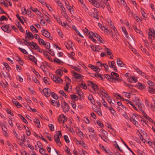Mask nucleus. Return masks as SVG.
Returning <instances> with one entry per match:
<instances>
[{"mask_svg":"<svg viewBox=\"0 0 155 155\" xmlns=\"http://www.w3.org/2000/svg\"><path fill=\"white\" fill-rule=\"evenodd\" d=\"M61 137L62 134L61 131H57L55 134L54 136V140L55 142L59 147H61L62 145L61 143L60 139Z\"/></svg>","mask_w":155,"mask_h":155,"instance_id":"f257e3e1","label":"nucleus"},{"mask_svg":"<svg viewBox=\"0 0 155 155\" xmlns=\"http://www.w3.org/2000/svg\"><path fill=\"white\" fill-rule=\"evenodd\" d=\"M58 122L60 123H64L67 121V117L62 114L58 117Z\"/></svg>","mask_w":155,"mask_h":155,"instance_id":"f03ea898","label":"nucleus"},{"mask_svg":"<svg viewBox=\"0 0 155 155\" xmlns=\"http://www.w3.org/2000/svg\"><path fill=\"white\" fill-rule=\"evenodd\" d=\"M50 76L51 79L56 83H62L63 80L60 78L57 77L53 74H51Z\"/></svg>","mask_w":155,"mask_h":155,"instance_id":"7ed1b4c3","label":"nucleus"},{"mask_svg":"<svg viewBox=\"0 0 155 155\" xmlns=\"http://www.w3.org/2000/svg\"><path fill=\"white\" fill-rule=\"evenodd\" d=\"M61 107L63 111L65 113L68 111L69 110L70 107L69 105L64 101L61 102Z\"/></svg>","mask_w":155,"mask_h":155,"instance_id":"20e7f679","label":"nucleus"},{"mask_svg":"<svg viewBox=\"0 0 155 155\" xmlns=\"http://www.w3.org/2000/svg\"><path fill=\"white\" fill-rule=\"evenodd\" d=\"M83 75L76 73H74L73 74V78L75 79L77 81H79L82 79L83 78Z\"/></svg>","mask_w":155,"mask_h":155,"instance_id":"39448f33","label":"nucleus"},{"mask_svg":"<svg viewBox=\"0 0 155 155\" xmlns=\"http://www.w3.org/2000/svg\"><path fill=\"white\" fill-rule=\"evenodd\" d=\"M89 85L90 86L94 91H97L99 89L98 86L95 84L92 81H89Z\"/></svg>","mask_w":155,"mask_h":155,"instance_id":"423d86ee","label":"nucleus"},{"mask_svg":"<svg viewBox=\"0 0 155 155\" xmlns=\"http://www.w3.org/2000/svg\"><path fill=\"white\" fill-rule=\"evenodd\" d=\"M60 7L61 9V13L63 16L67 19L69 18V17L68 16L67 14L65 12V9L63 6H60Z\"/></svg>","mask_w":155,"mask_h":155,"instance_id":"0eeeda50","label":"nucleus"},{"mask_svg":"<svg viewBox=\"0 0 155 155\" xmlns=\"http://www.w3.org/2000/svg\"><path fill=\"white\" fill-rule=\"evenodd\" d=\"M1 28L4 31L7 33H10L11 31V29L9 26V25H5L1 27Z\"/></svg>","mask_w":155,"mask_h":155,"instance_id":"6e6552de","label":"nucleus"},{"mask_svg":"<svg viewBox=\"0 0 155 155\" xmlns=\"http://www.w3.org/2000/svg\"><path fill=\"white\" fill-rule=\"evenodd\" d=\"M43 92L44 94V95L46 97H49L51 93V92L50 89L48 88H45L43 90Z\"/></svg>","mask_w":155,"mask_h":155,"instance_id":"1a4fd4ad","label":"nucleus"},{"mask_svg":"<svg viewBox=\"0 0 155 155\" xmlns=\"http://www.w3.org/2000/svg\"><path fill=\"white\" fill-rule=\"evenodd\" d=\"M108 64L110 68H113L115 71L117 72V68L115 66L116 64L114 61H109Z\"/></svg>","mask_w":155,"mask_h":155,"instance_id":"9d476101","label":"nucleus"},{"mask_svg":"<svg viewBox=\"0 0 155 155\" xmlns=\"http://www.w3.org/2000/svg\"><path fill=\"white\" fill-rule=\"evenodd\" d=\"M42 35L47 38H48L50 36V33L46 29H43L41 31Z\"/></svg>","mask_w":155,"mask_h":155,"instance_id":"9b49d317","label":"nucleus"},{"mask_svg":"<svg viewBox=\"0 0 155 155\" xmlns=\"http://www.w3.org/2000/svg\"><path fill=\"white\" fill-rule=\"evenodd\" d=\"M99 92L101 93L102 94H105V96L106 97V98L109 97V95L108 94L107 92L104 90L103 87H100L99 89Z\"/></svg>","mask_w":155,"mask_h":155,"instance_id":"f8f14e48","label":"nucleus"},{"mask_svg":"<svg viewBox=\"0 0 155 155\" xmlns=\"http://www.w3.org/2000/svg\"><path fill=\"white\" fill-rule=\"evenodd\" d=\"M117 64L118 66L121 67H123L125 66V65L122 62L119 58L117 59Z\"/></svg>","mask_w":155,"mask_h":155,"instance_id":"ddd939ff","label":"nucleus"},{"mask_svg":"<svg viewBox=\"0 0 155 155\" xmlns=\"http://www.w3.org/2000/svg\"><path fill=\"white\" fill-rule=\"evenodd\" d=\"M16 25L19 30L22 32L24 33L25 31L24 30L22 27L21 25L19 22H17L16 23Z\"/></svg>","mask_w":155,"mask_h":155,"instance_id":"4468645a","label":"nucleus"},{"mask_svg":"<svg viewBox=\"0 0 155 155\" xmlns=\"http://www.w3.org/2000/svg\"><path fill=\"white\" fill-rule=\"evenodd\" d=\"M137 87L140 89H143L146 87V86L144 84L140 83H137Z\"/></svg>","mask_w":155,"mask_h":155,"instance_id":"2eb2a0df","label":"nucleus"},{"mask_svg":"<svg viewBox=\"0 0 155 155\" xmlns=\"http://www.w3.org/2000/svg\"><path fill=\"white\" fill-rule=\"evenodd\" d=\"M51 61L60 64H61V63H63L62 61L61 60L56 58H54V59L53 61Z\"/></svg>","mask_w":155,"mask_h":155,"instance_id":"dca6fc26","label":"nucleus"},{"mask_svg":"<svg viewBox=\"0 0 155 155\" xmlns=\"http://www.w3.org/2000/svg\"><path fill=\"white\" fill-rule=\"evenodd\" d=\"M51 103L52 105L57 107H59L60 105L59 102L57 101L54 100H52L51 101Z\"/></svg>","mask_w":155,"mask_h":155,"instance_id":"f3484780","label":"nucleus"},{"mask_svg":"<svg viewBox=\"0 0 155 155\" xmlns=\"http://www.w3.org/2000/svg\"><path fill=\"white\" fill-rule=\"evenodd\" d=\"M78 85L80 87H81L84 90L86 89L87 88V86L84 83L82 82L78 84Z\"/></svg>","mask_w":155,"mask_h":155,"instance_id":"a211bd4d","label":"nucleus"},{"mask_svg":"<svg viewBox=\"0 0 155 155\" xmlns=\"http://www.w3.org/2000/svg\"><path fill=\"white\" fill-rule=\"evenodd\" d=\"M12 102L16 106H17L18 107H20L22 106L21 104H20L15 99H14L12 100Z\"/></svg>","mask_w":155,"mask_h":155,"instance_id":"6ab92c4d","label":"nucleus"},{"mask_svg":"<svg viewBox=\"0 0 155 155\" xmlns=\"http://www.w3.org/2000/svg\"><path fill=\"white\" fill-rule=\"evenodd\" d=\"M27 38L28 39H30V38H31L32 39H33L34 38V36L31 32H29L28 34L25 36V38L27 39Z\"/></svg>","mask_w":155,"mask_h":155,"instance_id":"aec40b11","label":"nucleus"},{"mask_svg":"<svg viewBox=\"0 0 155 155\" xmlns=\"http://www.w3.org/2000/svg\"><path fill=\"white\" fill-rule=\"evenodd\" d=\"M70 85V83H67L64 87V90L65 91H71V87L69 88V86Z\"/></svg>","mask_w":155,"mask_h":155,"instance_id":"412c9836","label":"nucleus"},{"mask_svg":"<svg viewBox=\"0 0 155 155\" xmlns=\"http://www.w3.org/2000/svg\"><path fill=\"white\" fill-rule=\"evenodd\" d=\"M43 80L46 84L48 85H49V81L50 80V79L48 78L47 77H44V78L43 79Z\"/></svg>","mask_w":155,"mask_h":155,"instance_id":"4be33fe9","label":"nucleus"},{"mask_svg":"<svg viewBox=\"0 0 155 155\" xmlns=\"http://www.w3.org/2000/svg\"><path fill=\"white\" fill-rule=\"evenodd\" d=\"M31 45V48L32 49H34L35 50H36L38 48H39V46L35 42H33L32 45Z\"/></svg>","mask_w":155,"mask_h":155,"instance_id":"5701e85b","label":"nucleus"},{"mask_svg":"<svg viewBox=\"0 0 155 155\" xmlns=\"http://www.w3.org/2000/svg\"><path fill=\"white\" fill-rule=\"evenodd\" d=\"M76 90L77 91V93L79 96H81L82 95L83 93L80 87H76Z\"/></svg>","mask_w":155,"mask_h":155,"instance_id":"b1692460","label":"nucleus"},{"mask_svg":"<svg viewBox=\"0 0 155 155\" xmlns=\"http://www.w3.org/2000/svg\"><path fill=\"white\" fill-rule=\"evenodd\" d=\"M125 100L130 105H131L133 107V108H134L135 110L137 111L138 110L137 109V108L136 107L132 104V103L130 101L127 99H125Z\"/></svg>","mask_w":155,"mask_h":155,"instance_id":"393cba45","label":"nucleus"},{"mask_svg":"<svg viewBox=\"0 0 155 155\" xmlns=\"http://www.w3.org/2000/svg\"><path fill=\"white\" fill-rule=\"evenodd\" d=\"M88 99L91 104L94 105L95 104V101H94V100L93 99V98L92 96H89L88 97Z\"/></svg>","mask_w":155,"mask_h":155,"instance_id":"a878e982","label":"nucleus"},{"mask_svg":"<svg viewBox=\"0 0 155 155\" xmlns=\"http://www.w3.org/2000/svg\"><path fill=\"white\" fill-rule=\"evenodd\" d=\"M148 90L150 93L153 94L155 93V89L152 87H149Z\"/></svg>","mask_w":155,"mask_h":155,"instance_id":"bb28decb","label":"nucleus"},{"mask_svg":"<svg viewBox=\"0 0 155 155\" xmlns=\"http://www.w3.org/2000/svg\"><path fill=\"white\" fill-rule=\"evenodd\" d=\"M56 73L58 75H59L60 76H61L63 74V71L60 69L56 70Z\"/></svg>","mask_w":155,"mask_h":155,"instance_id":"cd10ccee","label":"nucleus"},{"mask_svg":"<svg viewBox=\"0 0 155 155\" xmlns=\"http://www.w3.org/2000/svg\"><path fill=\"white\" fill-rule=\"evenodd\" d=\"M28 58H29V60H31L33 61H35L36 60H37V59L35 56L31 55H28Z\"/></svg>","mask_w":155,"mask_h":155,"instance_id":"c85d7f7f","label":"nucleus"},{"mask_svg":"<svg viewBox=\"0 0 155 155\" xmlns=\"http://www.w3.org/2000/svg\"><path fill=\"white\" fill-rule=\"evenodd\" d=\"M100 29L102 31H104L105 34H108V32H109V31L104 26H102L101 28H100Z\"/></svg>","mask_w":155,"mask_h":155,"instance_id":"c756f323","label":"nucleus"},{"mask_svg":"<svg viewBox=\"0 0 155 155\" xmlns=\"http://www.w3.org/2000/svg\"><path fill=\"white\" fill-rule=\"evenodd\" d=\"M34 121L35 123L36 124V125L38 127H39V126H40V121L39 120L36 118L34 120Z\"/></svg>","mask_w":155,"mask_h":155,"instance_id":"7c9ffc66","label":"nucleus"},{"mask_svg":"<svg viewBox=\"0 0 155 155\" xmlns=\"http://www.w3.org/2000/svg\"><path fill=\"white\" fill-rule=\"evenodd\" d=\"M140 48L143 52L146 53L147 55H149V54L147 50L145 48H143L142 46H141Z\"/></svg>","mask_w":155,"mask_h":155,"instance_id":"2f4dec72","label":"nucleus"},{"mask_svg":"<svg viewBox=\"0 0 155 155\" xmlns=\"http://www.w3.org/2000/svg\"><path fill=\"white\" fill-rule=\"evenodd\" d=\"M94 76L97 78H100L101 80H103V79L102 77L101 76V74L99 73L95 74H93Z\"/></svg>","mask_w":155,"mask_h":155,"instance_id":"473e14b6","label":"nucleus"},{"mask_svg":"<svg viewBox=\"0 0 155 155\" xmlns=\"http://www.w3.org/2000/svg\"><path fill=\"white\" fill-rule=\"evenodd\" d=\"M92 3L93 5H94V6L97 8L99 7V4L98 3H97V2L95 0H94L93 1H92Z\"/></svg>","mask_w":155,"mask_h":155,"instance_id":"72a5a7b5","label":"nucleus"},{"mask_svg":"<svg viewBox=\"0 0 155 155\" xmlns=\"http://www.w3.org/2000/svg\"><path fill=\"white\" fill-rule=\"evenodd\" d=\"M53 16L54 18L57 20L58 23L60 25H62V23L61 20L59 18L56 17L55 15H53Z\"/></svg>","mask_w":155,"mask_h":155,"instance_id":"f704fd0d","label":"nucleus"},{"mask_svg":"<svg viewBox=\"0 0 155 155\" xmlns=\"http://www.w3.org/2000/svg\"><path fill=\"white\" fill-rule=\"evenodd\" d=\"M95 111L97 113L99 116H102V114L101 112V110L100 108L95 109Z\"/></svg>","mask_w":155,"mask_h":155,"instance_id":"c9c22d12","label":"nucleus"},{"mask_svg":"<svg viewBox=\"0 0 155 155\" xmlns=\"http://www.w3.org/2000/svg\"><path fill=\"white\" fill-rule=\"evenodd\" d=\"M31 30L32 31H35V33H38V31L36 28L33 25L31 26L30 27Z\"/></svg>","mask_w":155,"mask_h":155,"instance_id":"e433bc0d","label":"nucleus"},{"mask_svg":"<svg viewBox=\"0 0 155 155\" xmlns=\"http://www.w3.org/2000/svg\"><path fill=\"white\" fill-rule=\"evenodd\" d=\"M18 116L22 120L25 122L26 124H28V122L20 114H18Z\"/></svg>","mask_w":155,"mask_h":155,"instance_id":"4c0bfd02","label":"nucleus"},{"mask_svg":"<svg viewBox=\"0 0 155 155\" xmlns=\"http://www.w3.org/2000/svg\"><path fill=\"white\" fill-rule=\"evenodd\" d=\"M44 54L46 58L48 59L49 60L51 61L52 58L50 56L48 55L47 51H46L44 53Z\"/></svg>","mask_w":155,"mask_h":155,"instance_id":"58836bf2","label":"nucleus"},{"mask_svg":"<svg viewBox=\"0 0 155 155\" xmlns=\"http://www.w3.org/2000/svg\"><path fill=\"white\" fill-rule=\"evenodd\" d=\"M18 49L23 53L25 54H28V52L26 51L25 50L22 49L20 47H18Z\"/></svg>","mask_w":155,"mask_h":155,"instance_id":"ea45409f","label":"nucleus"},{"mask_svg":"<svg viewBox=\"0 0 155 155\" xmlns=\"http://www.w3.org/2000/svg\"><path fill=\"white\" fill-rule=\"evenodd\" d=\"M43 45L45 46L47 49H49L50 48V44L48 42L44 43Z\"/></svg>","mask_w":155,"mask_h":155,"instance_id":"a19ab883","label":"nucleus"},{"mask_svg":"<svg viewBox=\"0 0 155 155\" xmlns=\"http://www.w3.org/2000/svg\"><path fill=\"white\" fill-rule=\"evenodd\" d=\"M45 135L50 141H51L52 140V136L50 134L47 133H45Z\"/></svg>","mask_w":155,"mask_h":155,"instance_id":"79ce46f5","label":"nucleus"},{"mask_svg":"<svg viewBox=\"0 0 155 155\" xmlns=\"http://www.w3.org/2000/svg\"><path fill=\"white\" fill-rule=\"evenodd\" d=\"M122 31L124 32L125 34V36L127 38L128 36V35L127 32V31L126 30V29L125 28H122Z\"/></svg>","mask_w":155,"mask_h":155,"instance_id":"37998d69","label":"nucleus"},{"mask_svg":"<svg viewBox=\"0 0 155 155\" xmlns=\"http://www.w3.org/2000/svg\"><path fill=\"white\" fill-rule=\"evenodd\" d=\"M123 143L124 145L133 154H134L133 152L130 149V148L128 147L127 144L125 143V142L122 140Z\"/></svg>","mask_w":155,"mask_h":155,"instance_id":"c03bdc74","label":"nucleus"},{"mask_svg":"<svg viewBox=\"0 0 155 155\" xmlns=\"http://www.w3.org/2000/svg\"><path fill=\"white\" fill-rule=\"evenodd\" d=\"M71 99L75 101L77 100L78 99L77 96L74 94L71 95Z\"/></svg>","mask_w":155,"mask_h":155,"instance_id":"a18cd8bd","label":"nucleus"},{"mask_svg":"<svg viewBox=\"0 0 155 155\" xmlns=\"http://www.w3.org/2000/svg\"><path fill=\"white\" fill-rule=\"evenodd\" d=\"M4 20L7 21L8 19L5 16L3 15L0 18V21H2Z\"/></svg>","mask_w":155,"mask_h":155,"instance_id":"49530a36","label":"nucleus"},{"mask_svg":"<svg viewBox=\"0 0 155 155\" xmlns=\"http://www.w3.org/2000/svg\"><path fill=\"white\" fill-rule=\"evenodd\" d=\"M109 109L111 113L113 115H114L115 114V112L113 108L112 107H110Z\"/></svg>","mask_w":155,"mask_h":155,"instance_id":"de8ad7c7","label":"nucleus"},{"mask_svg":"<svg viewBox=\"0 0 155 155\" xmlns=\"http://www.w3.org/2000/svg\"><path fill=\"white\" fill-rule=\"evenodd\" d=\"M93 70L97 73L100 71V69L98 68V67L95 66Z\"/></svg>","mask_w":155,"mask_h":155,"instance_id":"09e8293b","label":"nucleus"},{"mask_svg":"<svg viewBox=\"0 0 155 155\" xmlns=\"http://www.w3.org/2000/svg\"><path fill=\"white\" fill-rule=\"evenodd\" d=\"M32 71L34 73L38 78H39V77H40V76L39 75V73L38 72H37L35 69H32Z\"/></svg>","mask_w":155,"mask_h":155,"instance_id":"8fccbe9b","label":"nucleus"},{"mask_svg":"<svg viewBox=\"0 0 155 155\" xmlns=\"http://www.w3.org/2000/svg\"><path fill=\"white\" fill-rule=\"evenodd\" d=\"M65 81L68 83H70L71 82V80L67 76L65 77Z\"/></svg>","mask_w":155,"mask_h":155,"instance_id":"3c124183","label":"nucleus"},{"mask_svg":"<svg viewBox=\"0 0 155 155\" xmlns=\"http://www.w3.org/2000/svg\"><path fill=\"white\" fill-rule=\"evenodd\" d=\"M49 127L51 131H53L54 130V126L52 124H49Z\"/></svg>","mask_w":155,"mask_h":155,"instance_id":"603ef678","label":"nucleus"},{"mask_svg":"<svg viewBox=\"0 0 155 155\" xmlns=\"http://www.w3.org/2000/svg\"><path fill=\"white\" fill-rule=\"evenodd\" d=\"M59 92L60 94L64 96L65 97H66L67 95L63 91L60 90L59 91Z\"/></svg>","mask_w":155,"mask_h":155,"instance_id":"864d4df0","label":"nucleus"},{"mask_svg":"<svg viewBox=\"0 0 155 155\" xmlns=\"http://www.w3.org/2000/svg\"><path fill=\"white\" fill-rule=\"evenodd\" d=\"M130 117L131 118L130 120H132V119H137V116L133 114L130 115Z\"/></svg>","mask_w":155,"mask_h":155,"instance_id":"5fc2aeb1","label":"nucleus"},{"mask_svg":"<svg viewBox=\"0 0 155 155\" xmlns=\"http://www.w3.org/2000/svg\"><path fill=\"white\" fill-rule=\"evenodd\" d=\"M130 117L131 118L130 120H132V119H137V116L133 114L130 115Z\"/></svg>","mask_w":155,"mask_h":155,"instance_id":"6e6d98bb","label":"nucleus"},{"mask_svg":"<svg viewBox=\"0 0 155 155\" xmlns=\"http://www.w3.org/2000/svg\"><path fill=\"white\" fill-rule=\"evenodd\" d=\"M130 117L131 118L130 120H132V119H137V116L133 114L130 115Z\"/></svg>","mask_w":155,"mask_h":155,"instance_id":"4d7b16f0","label":"nucleus"},{"mask_svg":"<svg viewBox=\"0 0 155 155\" xmlns=\"http://www.w3.org/2000/svg\"><path fill=\"white\" fill-rule=\"evenodd\" d=\"M39 151L42 154H44L45 152V150L43 148H41L39 150Z\"/></svg>","mask_w":155,"mask_h":155,"instance_id":"13d9d810","label":"nucleus"},{"mask_svg":"<svg viewBox=\"0 0 155 155\" xmlns=\"http://www.w3.org/2000/svg\"><path fill=\"white\" fill-rule=\"evenodd\" d=\"M99 146H100V148L101 149H102V150H104V151L106 153H107V152L106 151L107 150H109L108 149L105 148L101 144H100Z\"/></svg>","mask_w":155,"mask_h":155,"instance_id":"bf43d9fd","label":"nucleus"},{"mask_svg":"<svg viewBox=\"0 0 155 155\" xmlns=\"http://www.w3.org/2000/svg\"><path fill=\"white\" fill-rule=\"evenodd\" d=\"M4 65L6 69L8 70L11 69V68L9 65L6 62L4 63Z\"/></svg>","mask_w":155,"mask_h":155,"instance_id":"052dcab7","label":"nucleus"},{"mask_svg":"<svg viewBox=\"0 0 155 155\" xmlns=\"http://www.w3.org/2000/svg\"><path fill=\"white\" fill-rule=\"evenodd\" d=\"M97 124L101 127H102L104 126L103 124L101 123V121L99 120H97Z\"/></svg>","mask_w":155,"mask_h":155,"instance_id":"680f3d73","label":"nucleus"},{"mask_svg":"<svg viewBox=\"0 0 155 155\" xmlns=\"http://www.w3.org/2000/svg\"><path fill=\"white\" fill-rule=\"evenodd\" d=\"M130 77L132 81H133L134 82H137V80L136 77L134 76H132Z\"/></svg>","mask_w":155,"mask_h":155,"instance_id":"e2e57ef3","label":"nucleus"},{"mask_svg":"<svg viewBox=\"0 0 155 155\" xmlns=\"http://www.w3.org/2000/svg\"><path fill=\"white\" fill-rule=\"evenodd\" d=\"M51 95L53 98L55 99H56V98H58L57 94L54 92H51Z\"/></svg>","mask_w":155,"mask_h":155,"instance_id":"0e129e2a","label":"nucleus"},{"mask_svg":"<svg viewBox=\"0 0 155 155\" xmlns=\"http://www.w3.org/2000/svg\"><path fill=\"white\" fill-rule=\"evenodd\" d=\"M147 83L150 86H154V84L153 83L150 81H148L147 82Z\"/></svg>","mask_w":155,"mask_h":155,"instance_id":"69168bd1","label":"nucleus"},{"mask_svg":"<svg viewBox=\"0 0 155 155\" xmlns=\"http://www.w3.org/2000/svg\"><path fill=\"white\" fill-rule=\"evenodd\" d=\"M64 139L67 143H69L70 142L68 137L67 135H65L64 136Z\"/></svg>","mask_w":155,"mask_h":155,"instance_id":"338daca9","label":"nucleus"},{"mask_svg":"<svg viewBox=\"0 0 155 155\" xmlns=\"http://www.w3.org/2000/svg\"><path fill=\"white\" fill-rule=\"evenodd\" d=\"M142 76L145 78L149 79L148 77V76L147 75L145 74L143 72H142V73H141V74H140Z\"/></svg>","mask_w":155,"mask_h":155,"instance_id":"774afa93","label":"nucleus"}]
</instances>
